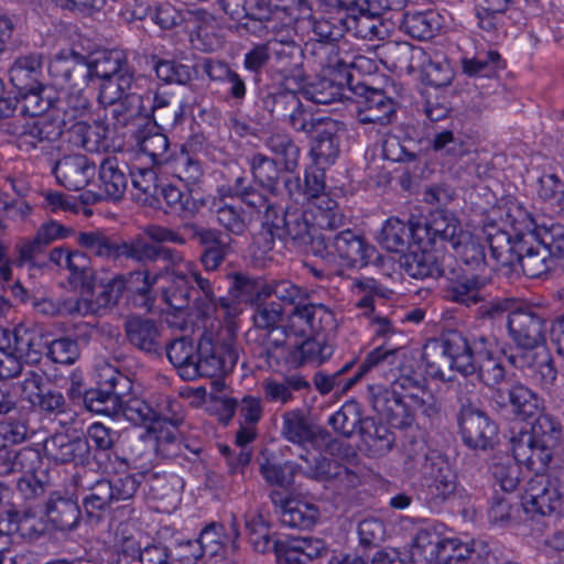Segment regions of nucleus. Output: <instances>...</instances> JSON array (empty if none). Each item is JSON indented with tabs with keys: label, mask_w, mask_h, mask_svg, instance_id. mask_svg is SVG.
Wrapping results in <instances>:
<instances>
[{
	"label": "nucleus",
	"mask_w": 564,
	"mask_h": 564,
	"mask_svg": "<svg viewBox=\"0 0 564 564\" xmlns=\"http://www.w3.org/2000/svg\"><path fill=\"white\" fill-rule=\"evenodd\" d=\"M155 128L152 126L149 130H139L137 140L141 151L150 156L154 164L162 165L167 163L171 158L170 141L164 133L152 131Z\"/></svg>",
	"instance_id": "680f3d73"
},
{
	"label": "nucleus",
	"mask_w": 564,
	"mask_h": 564,
	"mask_svg": "<svg viewBox=\"0 0 564 564\" xmlns=\"http://www.w3.org/2000/svg\"><path fill=\"white\" fill-rule=\"evenodd\" d=\"M334 313L324 304L301 302L288 316L286 333L311 337L334 329Z\"/></svg>",
	"instance_id": "f3484780"
},
{
	"label": "nucleus",
	"mask_w": 564,
	"mask_h": 564,
	"mask_svg": "<svg viewBox=\"0 0 564 564\" xmlns=\"http://www.w3.org/2000/svg\"><path fill=\"white\" fill-rule=\"evenodd\" d=\"M401 30L419 41H427L441 29V17L430 10L424 12H406L403 15Z\"/></svg>",
	"instance_id": "603ef678"
},
{
	"label": "nucleus",
	"mask_w": 564,
	"mask_h": 564,
	"mask_svg": "<svg viewBox=\"0 0 564 564\" xmlns=\"http://www.w3.org/2000/svg\"><path fill=\"white\" fill-rule=\"evenodd\" d=\"M231 239L224 240V234L219 230L205 245L198 257V261L207 272L217 271L225 262L227 257L232 252L230 246Z\"/></svg>",
	"instance_id": "0e129e2a"
},
{
	"label": "nucleus",
	"mask_w": 564,
	"mask_h": 564,
	"mask_svg": "<svg viewBox=\"0 0 564 564\" xmlns=\"http://www.w3.org/2000/svg\"><path fill=\"white\" fill-rule=\"evenodd\" d=\"M468 339L458 332H449L433 339L424 347L423 358L429 373L442 381H449L445 369L456 370L464 377L474 375L475 367L470 357Z\"/></svg>",
	"instance_id": "423d86ee"
},
{
	"label": "nucleus",
	"mask_w": 564,
	"mask_h": 564,
	"mask_svg": "<svg viewBox=\"0 0 564 564\" xmlns=\"http://www.w3.org/2000/svg\"><path fill=\"white\" fill-rule=\"evenodd\" d=\"M252 323L257 340L260 343L259 357L270 369H276L286 356V326L282 325L284 308L282 303L261 300L257 296L252 304Z\"/></svg>",
	"instance_id": "20e7f679"
},
{
	"label": "nucleus",
	"mask_w": 564,
	"mask_h": 564,
	"mask_svg": "<svg viewBox=\"0 0 564 564\" xmlns=\"http://www.w3.org/2000/svg\"><path fill=\"white\" fill-rule=\"evenodd\" d=\"M265 145L281 156L286 172L292 173L296 170L301 151L290 134L283 131L273 132L267 138Z\"/></svg>",
	"instance_id": "338daca9"
},
{
	"label": "nucleus",
	"mask_w": 564,
	"mask_h": 564,
	"mask_svg": "<svg viewBox=\"0 0 564 564\" xmlns=\"http://www.w3.org/2000/svg\"><path fill=\"white\" fill-rule=\"evenodd\" d=\"M131 170L129 165L117 156H107L101 160L98 167V177L93 183L94 189L89 188L83 194L86 204L97 202H120L128 188Z\"/></svg>",
	"instance_id": "9b49d317"
},
{
	"label": "nucleus",
	"mask_w": 564,
	"mask_h": 564,
	"mask_svg": "<svg viewBox=\"0 0 564 564\" xmlns=\"http://www.w3.org/2000/svg\"><path fill=\"white\" fill-rule=\"evenodd\" d=\"M318 128L316 133L312 135L311 155L316 164H333L340 152L339 133L344 131V123L329 118Z\"/></svg>",
	"instance_id": "2f4dec72"
},
{
	"label": "nucleus",
	"mask_w": 564,
	"mask_h": 564,
	"mask_svg": "<svg viewBox=\"0 0 564 564\" xmlns=\"http://www.w3.org/2000/svg\"><path fill=\"white\" fill-rule=\"evenodd\" d=\"M89 65L94 82L132 73L124 52L120 50L99 52L89 61Z\"/></svg>",
	"instance_id": "8fccbe9b"
},
{
	"label": "nucleus",
	"mask_w": 564,
	"mask_h": 564,
	"mask_svg": "<svg viewBox=\"0 0 564 564\" xmlns=\"http://www.w3.org/2000/svg\"><path fill=\"white\" fill-rule=\"evenodd\" d=\"M419 250H411L400 257V267L413 279L441 278L446 275V269L436 251L431 247L417 245Z\"/></svg>",
	"instance_id": "c756f323"
},
{
	"label": "nucleus",
	"mask_w": 564,
	"mask_h": 564,
	"mask_svg": "<svg viewBox=\"0 0 564 564\" xmlns=\"http://www.w3.org/2000/svg\"><path fill=\"white\" fill-rule=\"evenodd\" d=\"M238 26L247 33L264 37L276 31L279 21L272 8L263 0H253L248 4V12Z\"/></svg>",
	"instance_id": "37998d69"
},
{
	"label": "nucleus",
	"mask_w": 564,
	"mask_h": 564,
	"mask_svg": "<svg viewBox=\"0 0 564 564\" xmlns=\"http://www.w3.org/2000/svg\"><path fill=\"white\" fill-rule=\"evenodd\" d=\"M436 457H442L437 452L430 451L421 441L412 440L404 447V468L408 474L425 476L436 463Z\"/></svg>",
	"instance_id": "052dcab7"
},
{
	"label": "nucleus",
	"mask_w": 564,
	"mask_h": 564,
	"mask_svg": "<svg viewBox=\"0 0 564 564\" xmlns=\"http://www.w3.org/2000/svg\"><path fill=\"white\" fill-rule=\"evenodd\" d=\"M170 362L177 369L178 375L187 381L194 380V371L198 352V341L182 336L173 339L165 347Z\"/></svg>",
	"instance_id": "79ce46f5"
},
{
	"label": "nucleus",
	"mask_w": 564,
	"mask_h": 564,
	"mask_svg": "<svg viewBox=\"0 0 564 564\" xmlns=\"http://www.w3.org/2000/svg\"><path fill=\"white\" fill-rule=\"evenodd\" d=\"M132 380L115 367L106 365L99 372V388L84 393L85 408L94 413L118 417L120 398L132 393Z\"/></svg>",
	"instance_id": "9d476101"
},
{
	"label": "nucleus",
	"mask_w": 564,
	"mask_h": 564,
	"mask_svg": "<svg viewBox=\"0 0 564 564\" xmlns=\"http://www.w3.org/2000/svg\"><path fill=\"white\" fill-rule=\"evenodd\" d=\"M545 322L540 308L533 305L522 303L509 312L508 330L519 348L518 351L508 356L513 367L524 369L527 366L534 365L535 348L545 343Z\"/></svg>",
	"instance_id": "7ed1b4c3"
},
{
	"label": "nucleus",
	"mask_w": 564,
	"mask_h": 564,
	"mask_svg": "<svg viewBox=\"0 0 564 564\" xmlns=\"http://www.w3.org/2000/svg\"><path fill=\"white\" fill-rule=\"evenodd\" d=\"M314 241V254L328 262L339 261L348 269H361L369 264L376 249L364 236L351 229H325Z\"/></svg>",
	"instance_id": "39448f33"
},
{
	"label": "nucleus",
	"mask_w": 564,
	"mask_h": 564,
	"mask_svg": "<svg viewBox=\"0 0 564 564\" xmlns=\"http://www.w3.org/2000/svg\"><path fill=\"white\" fill-rule=\"evenodd\" d=\"M281 435L288 442L305 446L314 445L318 440H324L328 433L315 425L302 409H294L282 414Z\"/></svg>",
	"instance_id": "bb28decb"
},
{
	"label": "nucleus",
	"mask_w": 564,
	"mask_h": 564,
	"mask_svg": "<svg viewBox=\"0 0 564 564\" xmlns=\"http://www.w3.org/2000/svg\"><path fill=\"white\" fill-rule=\"evenodd\" d=\"M494 398L501 406L509 404L512 413L523 420L539 414L542 409V400L538 393L520 382L513 383L506 393L502 389H497Z\"/></svg>",
	"instance_id": "72a5a7b5"
},
{
	"label": "nucleus",
	"mask_w": 564,
	"mask_h": 564,
	"mask_svg": "<svg viewBox=\"0 0 564 564\" xmlns=\"http://www.w3.org/2000/svg\"><path fill=\"white\" fill-rule=\"evenodd\" d=\"M444 529L443 524H429L416 532L411 551L415 561L437 563L446 536Z\"/></svg>",
	"instance_id": "4c0bfd02"
},
{
	"label": "nucleus",
	"mask_w": 564,
	"mask_h": 564,
	"mask_svg": "<svg viewBox=\"0 0 564 564\" xmlns=\"http://www.w3.org/2000/svg\"><path fill=\"white\" fill-rule=\"evenodd\" d=\"M44 448L48 456L59 464L87 466L90 464L93 447L83 435L55 433L46 438Z\"/></svg>",
	"instance_id": "6ab92c4d"
},
{
	"label": "nucleus",
	"mask_w": 564,
	"mask_h": 564,
	"mask_svg": "<svg viewBox=\"0 0 564 564\" xmlns=\"http://www.w3.org/2000/svg\"><path fill=\"white\" fill-rule=\"evenodd\" d=\"M312 208L304 210L297 207L270 209L265 213V227L272 238H278L293 248L306 250L308 247L314 253V241L318 235L312 224Z\"/></svg>",
	"instance_id": "6e6552de"
},
{
	"label": "nucleus",
	"mask_w": 564,
	"mask_h": 564,
	"mask_svg": "<svg viewBox=\"0 0 564 564\" xmlns=\"http://www.w3.org/2000/svg\"><path fill=\"white\" fill-rule=\"evenodd\" d=\"M127 340L140 351L159 355L162 349L161 327L152 318L132 315L123 324Z\"/></svg>",
	"instance_id": "a878e982"
},
{
	"label": "nucleus",
	"mask_w": 564,
	"mask_h": 564,
	"mask_svg": "<svg viewBox=\"0 0 564 564\" xmlns=\"http://www.w3.org/2000/svg\"><path fill=\"white\" fill-rule=\"evenodd\" d=\"M249 542L259 553L275 552L284 540L275 539L268 522L261 514H252L246 520Z\"/></svg>",
	"instance_id": "bf43d9fd"
},
{
	"label": "nucleus",
	"mask_w": 564,
	"mask_h": 564,
	"mask_svg": "<svg viewBox=\"0 0 564 564\" xmlns=\"http://www.w3.org/2000/svg\"><path fill=\"white\" fill-rule=\"evenodd\" d=\"M37 449L26 446L21 449H9L0 446V476H9L21 470H31L34 465H42Z\"/></svg>",
	"instance_id": "864d4df0"
},
{
	"label": "nucleus",
	"mask_w": 564,
	"mask_h": 564,
	"mask_svg": "<svg viewBox=\"0 0 564 564\" xmlns=\"http://www.w3.org/2000/svg\"><path fill=\"white\" fill-rule=\"evenodd\" d=\"M107 132L108 128L98 121L88 123L79 120L68 128V140L88 152H99L108 148Z\"/></svg>",
	"instance_id": "c03bdc74"
},
{
	"label": "nucleus",
	"mask_w": 564,
	"mask_h": 564,
	"mask_svg": "<svg viewBox=\"0 0 564 564\" xmlns=\"http://www.w3.org/2000/svg\"><path fill=\"white\" fill-rule=\"evenodd\" d=\"M77 242L80 247L101 258L112 260H132L135 236L128 240H123L120 238L109 237L105 232L96 230L80 232L78 235Z\"/></svg>",
	"instance_id": "b1692460"
},
{
	"label": "nucleus",
	"mask_w": 564,
	"mask_h": 564,
	"mask_svg": "<svg viewBox=\"0 0 564 564\" xmlns=\"http://www.w3.org/2000/svg\"><path fill=\"white\" fill-rule=\"evenodd\" d=\"M303 194L310 202L314 221L321 229H339L345 225L344 215L336 200L325 193L324 173L321 170L306 171Z\"/></svg>",
	"instance_id": "f8f14e48"
},
{
	"label": "nucleus",
	"mask_w": 564,
	"mask_h": 564,
	"mask_svg": "<svg viewBox=\"0 0 564 564\" xmlns=\"http://www.w3.org/2000/svg\"><path fill=\"white\" fill-rule=\"evenodd\" d=\"M424 477L432 479L427 486L426 502L431 510H440L445 503L455 498L458 482L457 475L444 457H436Z\"/></svg>",
	"instance_id": "4be33fe9"
},
{
	"label": "nucleus",
	"mask_w": 564,
	"mask_h": 564,
	"mask_svg": "<svg viewBox=\"0 0 564 564\" xmlns=\"http://www.w3.org/2000/svg\"><path fill=\"white\" fill-rule=\"evenodd\" d=\"M13 351L28 365L41 361L48 345V337L39 328L18 325L12 339Z\"/></svg>",
	"instance_id": "c9c22d12"
},
{
	"label": "nucleus",
	"mask_w": 564,
	"mask_h": 564,
	"mask_svg": "<svg viewBox=\"0 0 564 564\" xmlns=\"http://www.w3.org/2000/svg\"><path fill=\"white\" fill-rule=\"evenodd\" d=\"M270 499L279 509L280 521L285 527L301 530L311 529L319 517L318 508L315 505L290 497L281 490H272Z\"/></svg>",
	"instance_id": "412c9836"
},
{
	"label": "nucleus",
	"mask_w": 564,
	"mask_h": 564,
	"mask_svg": "<svg viewBox=\"0 0 564 564\" xmlns=\"http://www.w3.org/2000/svg\"><path fill=\"white\" fill-rule=\"evenodd\" d=\"M164 279L169 282V285L164 286L162 291L164 301L174 310L185 308L191 301L192 276L180 271L171 272Z\"/></svg>",
	"instance_id": "e2e57ef3"
},
{
	"label": "nucleus",
	"mask_w": 564,
	"mask_h": 564,
	"mask_svg": "<svg viewBox=\"0 0 564 564\" xmlns=\"http://www.w3.org/2000/svg\"><path fill=\"white\" fill-rule=\"evenodd\" d=\"M365 369L367 373L377 370L391 384V388L380 383L368 386L367 399L372 410L395 429L410 427L415 414L404 399L426 383L415 354L405 347L381 345L367 354Z\"/></svg>",
	"instance_id": "f257e3e1"
},
{
	"label": "nucleus",
	"mask_w": 564,
	"mask_h": 564,
	"mask_svg": "<svg viewBox=\"0 0 564 564\" xmlns=\"http://www.w3.org/2000/svg\"><path fill=\"white\" fill-rule=\"evenodd\" d=\"M23 391L32 408L41 412L55 415L66 412L67 404L63 393L46 388L43 377L35 371L26 373Z\"/></svg>",
	"instance_id": "cd10ccee"
},
{
	"label": "nucleus",
	"mask_w": 564,
	"mask_h": 564,
	"mask_svg": "<svg viewBox=\"0 0 564 564\" xmlns=\"http://www.w3.org/2000/svg\"><path fill=\"white\" fill-rule=\"evenodd\" d=\"M43 54L32 52L17 57L9 68V78L18 91H31L43 85Z\"/></svg>",
	"instance_id": "473e14b6"
},
{
	"label": "nucleus",
	"mask_w": 564,
	"mask_h": 564,
	"mask_svg": "<svg viewBox=\"0 0 564 564\" xmlns=\"http://www.w3.org/2000/svg\"><path fill=\"white\" fill-rule=\"evenodd\" d=\"M456 257L474 270H480L488 264L485 245L468 230H465L451 246Z\"/></svg>",
	"instance_id": "4d7b16f0"
},
{
	"label": "nucleus",
	"mask_w": 564,
	"mask_h": 564,
	"mask_svg": "<svg viewBox=\"0 0 564 564\" xmlns=\"http://www.w3.org/2000/svg\"><path fill=\"white\" fill-rule=\"evenodd\" d=\"M551 265L552 258L544 245L527 247L524 241V250L520 253L518 267H521L528 278H540L551 269Z\"/></svg>",
	"instance_id": "69168bd1"
},
{
	"label": "nucleus",
	"mask_w": 564,
	"mask_h": 564,
	"mask_svg": "<svg viewBox=\"0 0 564 564\" xmlns=\"http://www.w3.org/2000/svg\"><path fill=\"white\" fill-rule=\"evenodd\" d=\"M57 182L69 191H80L90 184L96 166L85 155H66L58 160L53 170Z\"/></svg>",
	"instance_id": "393cba45"
},
{
	"label": "nucleus",
	"mask_w": 564,
	"mask_h": 564,
	"mask_svg": "<svg viewBox=\"0 0 564 564\" xmlns=\"http://www.w3.org/2000/svg\"><path fill=\"white\" fill-rule=\"evenodd\" d=\"M416 228V221L406 225L399 218H389L380 232L379 242L391 252L403 251L410 241V238L414 240V229Z\"/></svg>",
	"instance_id": "6e6d98bb"
},
{
	"label": "nucleus",
	"mask_w": 564,
	"mask_h": 564,
	"mask_svg": "<svg viewBox=\"0 0 564 564\" xmlns=\"http://www.w3.org/2000/svg\"><path fill=\"white\" fill-rule=\"evenodd\" d=\"M132 261L142 264L143 267L162 261L164 267L155 272L161 274V279L170 275L171 272L182 271L180 267L185 264L192 267V262H186L183 253L176 249L169 248L162 245H154L148 241L143 236H135V245Z\"/></svg>",
	"instance_id": "5701e85b"
},
{
	"label": "nucleus",
	"mask_w": 564,
	"mask_h": 564,
	"mask_svg": "<svg viewBox=\"0 0 564 564\" xmlns=\"http://www.w3.org/2000/svg\"><path fill=\"white\" fill-rule=\"evenodd\" d=\"M457 422L462 440L470 449L487 451L498 443V425L477 406L470 403L463 404Z\"/></svg>",
	"instance_id": "ddd939ff"
},
{
	"label": "nucleus",
	"mask_w": 564,
	"mask_h": 564,
	"mask_svg": "<svg viewBox=\"0 0 564 564\" xmlns=\"http://www.w3.org/2000/svg\"><path fill=\"white\" fill-rule=\"evenodd\" d=\"M48 73L59 84L78 90L94 83L89 61L74 51L56 54L48 64Z\"/></svg>",
	"instance_id": "aec40b11"
},
{
	"label": "nucleus",
	"mask_w": 564,
	"mask_h": 564,
	"mask_svg": "<svg viewBox=\"0 0 564 564\" xmlns=\"http://www.w3.org/2000/svg\"><path fill=\"white\" fill-rule=\"evenodd\" d=\"M487 242L490 250V259L501 268H507L508 272H512L518 267L521 251L524 250V240H513L511 236L502 230L489 234Z\"/></svg>",
	"instance_id": "ea45409f"
},
{
	"label": "nucleus",
	"mask_w": 564,
	"mask_h": 564,
	"mask_svg": "<svg viewBox=\"0 0 564 564\" xmlns=\"http://www.w3.org/2000/svg\"><path fill=\"white\" fill-rule=\"evenodd\" d=\"M32 306L34 310L44 316H61V315H87L91 308V303L82 299H58L51 297H36L32 296Z\"/></svg>",
	"instance_id": "3c124183"
},
{
	"label": "nucleus",
	"mask_w": 564,
	"mask_h": 564,
	"mask_svg": "<svg viewBox=\"0 0 564 564\" xmlns=\"http://www.w3.org/2000/svg\"><path fill=\"white\" fill-rule=\"evenodd\" d=\"M451 273L454 276L445 275L451 281L447 288V297L451 301L465 306H471L485 301L481 291L488 284L486 276L479 274L455 275L453 270Z\"/></svg>",
	"instance_id": "e433bc0d"
},
{
	"label": "nucleus",
	"mask_w": 564,
	"mask_h": 564,
	"mask_svg": "<svg viewBox=\"0 0 564 564\" xmlns=\"http://www.w3.org/2000/svg\"><path fill=\"white\" fill-rule=\"evenodd\" d=\"M563 495L564 468L552 471L547 480H531L522 496L521 506L529 514L549 516L561 507Z\"/></svg>",
	"instance_id": "4468645a"
},
{
	"label": "nucleus",
	"mask_w": 564,
	"mask_h": 564,
	"mask_svg": "<svg viewBox=\"0 0 564 564\" xmlns=\"http://www.w3.org/2000/svg\"><path fill=\"white\" fill-rule=\"evenodd\" d=\"M8 132L17 137L18 147L23 151H31L39 147L45 149L61 138L62 120L50 116L24 118L22 124H9Z\"/></svg>",
	"instance_id": "a211bd4d"
},
{
	"label": "nucleus",
	"mask_w": 564,
	"mask_h": 564,
	"mask_svg": "<svg viewBox=\"0 0 564 564\" xmlns=\"http://www.w3.org/2000/svg\"><path fill=\"white\" fill-rule=\"evenodd\" d=\"M261 388L265 401L285 405L294 399V391L310 390L311 384L302 375L293 373L285 376L282 381L264 379Z\"/></svg>",
	"instance_id": "49530a36"
},
{
	"label": "nucleus",
	"mask_w": 564,
	"mask_h": 564,
	"mask_svg": "<svg viewBox=\"0 0 564 564\" xmlns=\"http://www.w3.org/2000/svg\"><path fill=\"white\" fill-rule=\"evenodd\" d=\"M366 445L368 455L382 457L389 454L395 444L394 433L386 425L377 423L373 417L367 416L359 434Z\"/></svg>",
	"instance_id": "a18cd8bd"
},
{
	"label": "nucleus",
	"mask_w": 564,
	"mask_h": 564,
	"mask_svg": "<svg viewBox=\"0 0 564 564\" xmlns=\"http://www.w3.org/2000/svg\"><path fill=\"white\" fill-rule=\"evenodd\" d=\"M334 351L333 345L328 344L321 334L314 335L306 337L289 352V361L295 368L305 365L322 366L332 358Z\"/></svg>",
	"instance_id": "58836bf2"
},
{
	"label": "nucleus",
	"mask_w": 564,
	"mask_h": 564,
	"mask_svg": "<svg viewBox=\"0 0 564 564\" xmlns=\"http://www.w3.org/2000/svg\"><path fill=\"white\" fill-rule=\"evenodd\" d=\"M143 478V474H126L112 479L96 480L88 487L89 494L83 499L87 518L98 522L113 503L133 498Z\"/></svg>",
	"instance_id": "1a4fd4ad"
},
{
	"label": "nucleus",
	"mask_w": 564,
	"mask_h": 564,
	"mask_svg": "<svg viewBox=\"0 0 564 564\" xmlns=\"http://www.w3.org/2000/svg\"><path fill=\"white\" fill-rule=\"evenodd\" d=\"M356 97V112L362 124H390L397 116L395 101L381 89L369 87L362 83L351 88Z\"/></svg>",
	"instance_id": "dca6fc26"
},
{
	"label": "nucleus",
	"mask_w": 564,
	"mask_h": 564,
	"mask_svg": "<svg viewBox=\"0 0 564 564\" xmlns=\"http://www.w3.org/2000/svg\"><path fill=\"white\" fill-rule=\"evenodd\" d=\"M18 94L22 100L21 113L30 118L44 117L43 113L47 110L59 108L56 93L44 84L31 91H18Z\"/></svg>",
	"instance_id": "13d9d810"
},
{
	"label": "nucleus",
	"mask_w": 564,
	"mask_h": 564,
	"mask_svg": "<svg viewBox=\"0 0 564 564\" xmlns=\"http://www.w3.org/2000/svg\"><path fill=\"white\" fill-rule=\"evenodd\" d=\"M194 380L198 377L217 378L235 368L239 354L234 334L229 330L204 332L198 338Z\"/></svg>",
	"instance_id": "0eeeda50"
},
{
	"label": "nucleus",
	"mask_w": 564,
	"mask_h": 564,
	"mask_svg": "<svg viewBox=\"0 0 564 564\" xmlns=\"http://www.w3.org/2000/svg\"><path fill=\"white\" fill-rule=\"evenodd\" d=\"M159 202L164 200L166 206L172 213L178 214L181 217H192L196 215L204 206L205 202L202 198L195 197L192 192H182L178 187L166 184L159 188Z\"/></svg>",
	"instance_id": "09e8293b"
},
{
	"label": "nucleus",
	"mask_w": 564,
	"mask_h": 564,
	"mask_svg": "<svg viewBox=\"0 0 564 564\" xmlns=\"http://www.w3.org/2000/svg\"><path fill=\"white\" fill-rule=\"evenodd\" d=\"M250 165L254 180L271 194H276L281 176L278 163L258 153L251 159Z\"/></svg>",
	"instance_id": "774afa93"
},
{
	"label": "nucleus",
	"mask_w": 564,
	"mask_h": 564,
	"mask_svg": "<svg viewBox=\"0 0 564 564\" xmlns=\"http://www.w3.org/2000/svg\"><path fill=\"white\" fill-rule=\"evenodd\" d=\"M562 433L556 419L544 413L539 415L530 431L520 432L511 440L514 459L536 474L544 471L560 446Z\"/></svg>",
	"instance_id": "f03ea898"
},
{
	"label": "nucleus",
	"mask_w": 564,
	"mask_h": 564,
	"mask_svg": "<svg viewBox=\"0 0 564 564\" xmlns=\"http://www.w3.org/2000/svg\"><path fill=\"white\" fill-rule=\"evenodd\" d=\"M365 419L367 416H364L360 404L356 401H347L329 416L327 424L336 434L349 440L356 433L360 434Z\"/></svg>",
	"instance_id": "de8ad7c7"
},
{
	"label": "nucleus",
	"mask_w": 564,
	"mask_h": 564,
	"mask_svg": "<svg viewBox=\"0 0 564 564\" xmlns=\"http://www.w3.org/2000/svg\"><path fill=\"white\" fill-rule=\"evenodd\" d=\"M356 366V359L341 364L336 370L328 371L326 369L318 370L313 376V384L322 394L326 395L332 391L345 393L350 390L364 376L367 375L365 369V360L359 365L358 369L349 376V372Z\"/></svg>",
	"instance_id": "c85d7f7f"
},
{
	"label": "nucleus",
	"mask_w": 564,
	"mask_h": 564,
	"mask_svg": "<svg viewBox=\"0 0 564 564\" xmlns=\"http://www.w3.org/2000/svg\"><path fill=\"white\" fill-rule=\"evenodd\" d=\"M172 94L158 88L153 91L152 105L149 112L145 113V119L150 117L153 120V126L160 129H173L184 122L185 104L173 102Z\"/></svg>",
	"instance_id": "f704fd0d"
},
{
	"label": "nucleus",
	"mask_w": 564,
	"mask_h": 564,
	"mask_svg": "<svg viewBox=\"0 0 564 564\" xmlns=\"http://www.w3.org/2000/svg\"><path fill=\"white\" fill-rule=\"evenodd\" d=\"M465 230L454 213L446 209L431 212L423 220L416 221L414 242L424 247L437 248L452 243Z\"/></svg>",
	"instance_id": "2eb2a0df"
},
{
	"label": "nucleus",
	"mask_w": 564,
	"mask_h": 564,
	"mask_svg": "<svg viewBox=\"0 0 564 564\" xmlns=\"http://www.w3.org/2000/svg\"><path fill=\"white\" fill-rule=\"evenodd\" d=\"M45 514L48 521L62 531L74 530L82 517L77 501L59 494L51 495L45 505Z\"/></svg>",
	"instance_id": "a19ab883"
},
{
	"label": "nucleus",
	"mask_w": 564,
	"mask_h": 564,
	"mask_svg": "<svg viewBox=\"0 0 564 564\" xmlns=\"http://www.w3.org/2000/svg\"><path fill=\"white\" fill-rule=\"evenodd\" d=\"M123 276L128 303L147 312L151 311L156 297L153 286L161 280V274H151L149 269L142 268L123 273Z\"/></svg>",
	"instance_id": "7c9ffc66"
},
{
	"label": "nucleus",
	"mask_w": 564,
	"mask_h": 564,
	"mask_svg": "<svg viewBox=\"0 0 564 564\" xmlns=\"http://www.w3.org/2000/svg\"><path fill=\"white\" fill-rule=\"evenodd\" d=\"M150 62L158 79L167 85L187 86L193 80L196 70L193 66L176 59H165L158 55H151Z\"/></svg>",
	"instance_id": "5fc2aeb1"
}]
</instances>
